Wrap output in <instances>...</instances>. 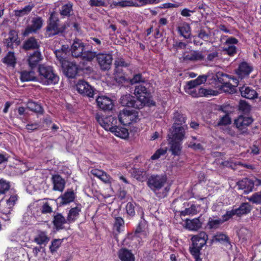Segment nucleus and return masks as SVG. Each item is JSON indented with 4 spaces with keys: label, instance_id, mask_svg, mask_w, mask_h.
I'll return each instance as SVG.
<instances>
[{
    "label": "nucleus",
    "instance_id": "f257e3e1",
    "mask_svg": "<svg viewBox=\"0 0 261 261\" xmlns=\"http://www.w3.org/2000/svg\"><path fill=\"white\" fill-rule=\"evenodd\" d=\"M165 174H152L147 179V185L159 198L167 197L170 190V186L164 187L167 182Z\"/></svg>",
    "mask_w": 261,
    "mask_h": 261
},
{
    "label": "nucleus",
    "instance_id": "f03ea898",
    "mask_svg": "<svg viewBox=\"0 0 261 261\" xmlns=\"http://www.w3.org/2000/svg\"><path fill=\"white\" fill-rule=\"evenodd\" d=\"M208 235L204 231H201L191 239L192 245L189 247V252L195 259V261H202L200 257L201 250L206 245Z\"/></svg>",
    "mask_w": 261,
    "mask_h": 261
},
{
    "label": "nucleus",
    "instance_id": "7ed1b4c3",
    "mask_svg": "<svg viewBox=\"0 0 261 261\" xmlns=\"http://www.w3.org/2000/svg\"><path fill=\"white\" fill-rule=\"evenodd\" d=\"M37 71L40 82L44 85H55L59 82V77L52 66L44 64L39 65Z\"/></svg>",
    "mask_w": 261,
    "mask_h": 261
},
{
    "label": "nucleus",
    "instance_id": "20e7f679",
    "mask_svg": "<svg viewBox=\"0 0 261 261\" xmlns=\"http://www.w3.org/2000/svg\"><path fill=\"white\" fill-rule=\"evenodd\" d=\"M70 50L73 57H80L87 61H92L96 56V52L86 50L84 43L79 39L74 40L71 46Z\"/></svg>",
    "mask_w": 261,
    "mask_h": 261
},
{
    "label": "nucleus",
    "instance_id": "39448f33",
    "mask_svg": "<svg viewBox=\"0 0 261 261\" xmlns=\"http://www.w3.org/2000/svg\"><path fill=\"white\" fill-rule=\"evenodd\" d=\"M60 20L55 12L50 14L47 20L46 31L48 33L49 37L62 34L65 32L67 27L64 23H60Z\"/></svg>",
    "mask_w": 261,
    "mask_h": 261
},
{
    "label": "nucleus",
    "instance_id": "423d86ee",
    "mask_svg": "<svg viewBox=\"0 0 261 261\" xmlns=\"http://www.w3.org/2000/svg\"><path fill=\"white\" fill-rule=\"evenodd\" d=\"M149 233L148 225L147 222L143 219L139 221L136 226L134 232L128 234L127 238L123 241V245H127L125 244L127 240L136 238L139 243L143 242V239L147 238Z\"/></svg>",
    "mask_w": 261,
    "mask_h": 261
},
{
    "label": "nucleus",
    "instance_id": "0eeeda50",
    "mask_svg": "<svg viewBox=\"0 0 261 261\" xmlns=\"http://www.w3.org/2000/svg\"><path fill=\"white\" fill-rule=\"evenodd\" d=\"M149 85L146 82L139 84L135 87L134 94L143 106L145 104H149L151 98V93L149 89Z\"/></svg>",
    "mask_w": 261,
    "mask_h": 261
},
{
    "label": "nucleus",
    "instance_id": "6e6552de",
    "mask_svg": "<svg viewBox=\"0 0 261 261\" xmlns=\"http://www.w3.org/2000/svg\"><path fill=\"white\" fill-rule=\"evenodd\" d=\"M118 117L119 123L124 126L136 123L139 119L138 112L125 109L120 111Z\"/></svg>",
    "mask_w": 261,
    "mask_h": 261
},
{
    "label": "nucleus",
    "instance_id": "1a4fd4ad",
    "mask_svg": "<svg viewBox=\"0 0 261 261\" xmlns=\"http://www.w3.org/2000/svg\"><path fill=\"white\" fill-rule=\"evenodd\" d=\"M253 70L254 67L251 63L243 61L239 63L238 67L234 70V73L242 81L248 79Z\"/></svg>",
    "mask_w": 261,
    "mask_h": 261
},
{
    "label": "nucleus",
    "instance_id": "9d476101",
    "mask_svg": "<svg viewBox=\"0 0 261 261\" xmlns=\"http://www.w3.org/2000/svg\"><path fill=\"white\" fill-rule=\"evenodd\" d=\"M96 119L98 123L106 130H113V128L117 125L118 120L116 118L112 116H97Z\"/></svg>",
    "mask_w": 261,
    "mask_h": 261
},
{
    "label": "nucleus",
    "instance_id": "9b49d317",
    "mask_svg": "<svg viewBox=\"0 0 261 261\" xmlns=\"http://www.w3.org/2000/svg\"><path fill=\"white\" fill-rule=\"evenodd\" d=\"M31 25H28L22 34L23 36L27 37L30 34L35 33L40 30L43 25V20L40 16L33 17L32 20Z\"/></svg>",
    "mask_w": 261,
    "mask_h": 261
},
{
    "label": "nucleus",
    "instance_id": "f8f14e48",
    "mask_svg": "<svg viewBox=\"0 0 261 261\" xmlns=\"http://www.w3.org/2000/svg\"><path fill=\"white\" fill-rule=\"evenodd\" d=\"M78 92L84 96L93 97L94 89L84 80H79L76 85Z\"/></svg>",
    "mask_w": 261,
    "mask_h": 261
},
{
    "label": "nucleus",
    "instance_id": "ddd939ff",
    "mask_svg": "<svg viewBox=\"0 0 261 261\" xmlns=\"http://www.w3.org/2000/svg\"><path fill=\"white\" fill-rule=\"evenodd\" d=\"M96 60L102 70L106 71L110 69L113 57L110 54L99 53L96 54Z\"/></svg>",
    "mask_w": 261,
    "mask_h": 261
},
{
    "label": "nucleus",
    "instance_id": "4468645a",
    "mask_svg": "<svg viewBox=\"0 0 261 261\" xmlns=\"http://www.w3.org/2000/svg\"><path fill=\"white\" fill-rule=\"evenodd\" d=\"M120 102L123 107L134 108L137 109H140L143 107V105L140 103L138 99L130 94L122 96Z\"/></svg>",
    "mask_w": 261,
    "mask_h": 261
},
{
    "label": "nucleus",
    "instance_id": "2eb2a0df",
    "mask_svg": "<svg viewBox=\"0 0 261 261\" xmlns=\"http://www.w3.org/2000/svg\"><path fill=\"white\" fill-rule=\"evenodd\" d=\"M64 74L68 78H74L78 73L79 66L75 62L67 61L61 65Z\"/></svg>",
    "mask_w": 261,
    "mask_h": 261
},
{
    "label": "nucleus",
    "instance_id": "dca6fc26",
    "mask_svg": "<svg viewBox=\"0 0 261 261\" xmlns=\"http://www.w3.org/2000/svg\"><path fill=\"white\" fill-rule=\"evenodd\" d=\"M253 121L251 117L240 116L238 119L234 120V124L242 134L247 133V127Z\"/></svg>",
    "mask_w": 261,
    "mask_h": 261
},
{
    "label": "nucleus",
    "instance_id": "f3484780",
    "mask_svg": "<svg viewBox=\"0 0 261 261\" xmlns=\"http://www.w3.org/2000/svg\"><path fill=\"white\" fill-rule=\"evenodd\" d=\"M9 37L4 40V43L7 48L14 49L15 47L18 46L20 41L18 34L15 30H11L8 34Z\"/></svg>",
    "mask_w": 261,
    "mask_h": 261
},
{
    "label": "nucleus",
    "instance_id": "a211bd4d",
    "mask_svg": "<svg viewBox=\"0 0 261 261\" xmlns=\"http://www.w3.org/2000/svg\"><path fill=\"white\" fill-rule=\"evenodd\" d=\"M186 128L183 126L173 125L171 134L169 135L170 140L182 141L185 138Z\"/></svg>",
    "mask_w": 261,
    "mask_h": 261
},
{
    "label": "nucleus",
    "instance_id": "6ab92c4d",
    "mask_svg": "<svg viewBox=\"0 0 261 261\" xmlns=\"http://www.w3.org/2000/svg\"><path fill=\"white\" fill-rule=\"evenodd\" d=\"M96 101L99 109L103 111L111 110L114 106L112 99L106 96H98Z\"/></svg>",
    "mask_w": 261,
    "mask_h": 261
},
{
    "label": "nucleus",
    "instance_id": "aec40b11",
    "mask_svg": "<svg viewBox=\"0 0 261 261\" xmlns=\"http://www.w3.org/2000/svg\"><path fill=\"white\" fill-rule=\"evenodd\" d=\"M184 61H201L204 57L202 53L198 50H191L185 52L182 56Z\"/></svg>",
    "mask_w": 261,
    "mask_h": 261
},
{
    "label": "nucleus",
    "instance_id": "412c9836",
    "mask_svg": "<svg viewBox=\"0 0 261 261\" xmlns=\"http://www.w3.org/2000/svg\"><path fill=\"white\" fill-rule=\"evenodd\" d=\"M51 180L53 184V190L54 191L62 192L64 190L66 181L60 175H53Z\"/></svg>",
    "mask_w": 261,
    "mask_h": 261
},
{
    "label": "nucleus",
    "instance_id": "4be33fe9",
    "mask_svg": "<svg viewBox=\"0 0 261 261\" xmlns=\"http://www.w3.org/2000/svg\"><path fill=\"white\" fill-rule=\"evenodd\" d=\"M90 173L94 176L97 177L104 183L107 184H111L112 178L105 171L94 168L92 169L90 171Z\"/></svg>",
    "mask_w": 261,
    "mask_h": 261
},
{
    "label": "nucleus",
    "instance_id": "5701e85b",
    "mask_svg": "<svg viewBox=\"0 0 261 261\" xmlns=\"http://www.w3.org/2000/svg\"><path fill=\"white\" fill-rule=\"evenodd\" d=\"M118 256L121 261H135V256L132 250L126 248H122L119 250Z\"/></svg>",
    "mask_w": 261,
    "mask_h": 261
},
{
    "label": "nucleus",
    "instance_id": "b1692460",
    "mask_svg": "<svg viewBox=\"0 0 261 261\" xmlns=\"http://www.w3.org/2000/svg\"><path fill=\"white\" fill-rule=\"evenodd\" d=\"M239 91L241 96L247 99H253L257 96L256 91L248 86L243 85L239 87Z\"/></svg>",
    "mask_w": 261,
    "mask_h": 261
},
{
    "label": "nucleus",
    "instance_id": "393cba45",
    "mask_svg": "<svg viewBox=\"0 0 261 261\" xmlns=\"http://www.w3.org/2000/svg\"><path fill=\"white\" fill-rule=\"evenodd\" d=\"M211 242L212 243L219 242L225 244L226 246L227 245L231 246L229 237L222 232H217L213 236Z\"/></svg>",
    "mask_w": 261,
    "mask_h": 261
},
{
    "label": "nucleus",
    "instance_id": "a878e982",
    "mask_svg": "<svg viewBox=\"0 0 261 261\" xmlns=\"http://www.w3.org/2000/svg\"><path fill=\"white\" fill-rule=\"evenodd\" d=\"M42 56L39 50H35L30 55L28 61L29 66L32 69H34L38 65L39 62L42 60Z\"/></svg>",
    "mask_w": 261,
    "mask_h": 261
},
{
    "label": "nucleus",
    "instance_id": "bb28decb",
    "mask_svg": "<svg viewBox=\"0 0 261 261\" xmlns=\"http://www.w3.org/2000/svg\"><path fill=\"white\" fill-rule=\"evenodd\" d=\"M40 45L34 37H31L27 39L23 43L22 48L25 50L38 49Z\"/></svg>",
    "mask_w": 261,
    "mask_h": 261
},
{
    "label": "nucleus",
    "instance_id": "cd10ccee",
    "mask_svg": "<svg viewBox=\"0 0 261 261\" xmlns=\"http://www.w3.org/2000/svg\"><path fill=\"white\" fill-rule=\"evenodd\" d=\"M252 209V206L248 202H243L241 204L238 208H234L236 216L241 217L250 213Z\"/></svg>",
    "mask_w": 261,
    "mask_h": 261
},
{
    "label": "nucleus",
    "instance_id": "c85d7f7f",
    "mask_svg": "<svg viewBox=\"0 0 261 261\" xmlns=\"http://www.w3.org/2000/svg\"><path fill=\"white\" fill-rule=\"evenodd\" d=\"M67 223H68L67 219H66L62 214L57 213L54 216L53 223L56 230L63 229V225Z\"/></svg>",
    "mask_w": 261,
    "mask_h": 261
},
{
    "label": "nucleus",
    "instance_id": "c756f323",
    "mask_svg": "<svg viewBox=\"0 0 261 261\" xmlns=\"http://www.w3.org/2000/svg\"><path fill=\"white\" fill-rule=\"evenodd\" d=\"M182 141L170 140V151L174 156H179L181 152Z\"/></svg>",
    "mask_w": 261,
    "mask_h": 261
},
{
    "label": "nucleus",
    "instance_id": "7c9ffc66",
    "mask_svg": "<svg viewBox=\"0 0 261 261\" xmlns=\"http://www.w3.org/2000/svg\"><path fill=\"white\" fill-rule=\"evenodd\" d=\"M20 73V79L22 82L37 81L36 73L33 71V69L31 68L30 70H22Z\"/></svg>",
    "mask_w": 261,
    "mask_h": 261
},
{
    "label": "nucleus",
    "instance_id": "2f4dec72",
    "mask_svg": "<svg viewBox=\"0 0 261 261\" xmlns=\"http://www.w3.org/2000/svg\"><path fill=\"white\" fill-rule=\"evenodd\" d=\"M75 198V194L73 190L67 191L59 198L61 199L60 205H64L72 202L74 201Z\"/></svg>",
    "mask_w": 261,
    "mask_h": 261
},
{
    "label": "nucleus",
    "instance_id": "473e14b6",
    "mask_svg": "<svg viewBox=\"0 0 261 261\" xmlns=\"http://www.w3.org/2000/svg\"><path fill=\"white\" fill-rule=\"evenodd\" d=\"M81 211V205L79 204L76 206L71 208L68 214L67 220L68 223L74 222L79 218L80 213Z\"/></svg>",
    "mask_w": 261,
    "mask_h": 261
},
{
    "label": "nucleus",
    "instance_id": "72a5a7b5",
    "mask_svg": "<svg viewBox=\"0 0 261 261\" xmlns=\"http://www.w3.org/2000/svg\"><path fill=\"white\" fill-rule=\"evenodd\" d=\"M240 189H242L246 192H251L254 188L253 180L248 178H243L238 182Z\"/></svg>",
    "mask_w": 261,
    "mask_h": 261
},
{
    "label": "nucleus",
    "instance_id": "f704fd0d",
    "mask_svg": "<svg viewBox=\"0 0 261 261\" xmlns=\"http://www.w3.org/2000/svg\"><path fill=\"white\" fill-rule=\"evenodd\" d=\"M111 6H114V7H120L122 8L127 7H140V5H139L138 2L133 1V0H122L119 2L113 1Z\"/></svg>",
    "mask_w": 261,
    "mask_h": 261
},
{
    "label": "nucleus",
    "instance_id": "c9c22d12",
    "mask_svg": "<svg viewBox=\"0 0 261 261\" xmlns=\"http://www.w3.org/2000/svg\"><path fill=\"white\" fill-rule=\"evenodd\" d=\"M2 62L8 67H15L16 64V58H15L14 53L9 51L2 59Z\"/></svg>",
    "mask_w": 261,
    "mask_h": 261
},
{
    "label": "nucleus",
    "instance_id": "e433bc0d",
    "mask_svg": "<svg viewBox=\"0 0 261 261\" xmlns=\"http://www.w3.org/2000/svg\"><path fill=\"white\" fill-rule=\"evenodd\" d=\"M27 108L31 111L37 114H43L44 110L43 107L38 103L29 100L27 104Z\"/></svg>",
    "mask_w": 261,
    "mask_h": 261
},
{
    "label": "nucleus",
    "instance_id": "4c0bfd02",
    "mask_svg": "<svg viewBox=\"0 0 261 261\" xmlns=\"http://www.w3.org/2000/svg\"><path fill=\"white\" fill-rule=\"evenodd\" d=\"M111 132L113 133L116 136L122 139H126L128 138L129 134L128 129L124 127L117 125Z\"/></svg>",
    "mask_w": 261,
    "mask_h": 261
},
{
    "label": "nucleus",
    "instance_id": "58836bf2",
    "mask_svg": "<svg viewBox=\"0 0 261 261\" xmlns=\"http://www.w3.org/2000/svg\"><path fill=\"white\" fill-rule=\"evenodd\" d=\"M202 226V222L199 218L188 220L186 221V227L190 230H197Z\"/></svg>",
    "mask_w": 261,
    "mask_h": 261
},
{
    "label": "nucleus",
    "instance_id": "ea45409f",
    "mask_svg": "<svg viewBox=\"0 0 261 261\" xmlns=\"http://www.w3.org/2000/svg\"><path fill=\"white\" fill-rule=\"evenodd\" d=\"M177 31L179 34L185 39L190 38L191 29L188 23H184L181 26L177 28Z\"/></svg>",
    "mask_w": 261,
    "mask_h": 261
},
{
    "label": "nucleus",
    "instance_id": "a19ab883",
    "mask_svg": "<svg viewBox=\"0 0 261 261\" xmlns=\"http://www.w3.org/2000/svg\"><path fill=\"white\" fill-rule=\"evenodd\" d=\"M173 119L174 121L173 125L182 126V124L185 123L187 117L180 112L176 111L173 114Z\"/></svg>",
    "mask_w": 261,
    "mask_h": 261
},
{
    "label": "nucleus",
    "instance_id": "79ce46f5",
    "mask_svg": "<svg viewBox=\"0 0 261 261\" xmlns=\"http://www.w3.org/2000/svg\"><path fill=\"white\" fill-rule=\"evenodd\" d=\"M221 219H214L210 217L208 219L205 228L208 229H217L222 225Z\"/></svg>",
    "mask_w": 261,
    "mask_h": 261
},
{
    "label": "nucleus",
    "instance_id": "37998d69",
    "mask_svg": "<svg viewBox=\"0 0 261 261\" xmlns=\"http://www.w3.org/2000/svg\"><path fill=\"white\" fill-rule=\"evenodd\" d=\"M34 7V5H28L25 6L23 8L20 10H14V14L15 16L20 17L23 16L28 15L32 11V9Z\"/></svg>",
    "mask_w": 261,
    "mask_h": 261
},
{
    "label": "nucleus",
    "instance_id": "c03bdc74",
    "mask_svg": "<svg viewBox=\"0 0 261 261\" xmlns=\"http://www.w3.org/2000/svg\"><path fill=\"white\" fill-rule=\"evenodd\" d=\"M49 240V238L47 236L45 231H40L38 236L34 239V241L38 245L47 243Z\"/></svg>",
    "mask_w": 261,
    "mask_h": 261
},
{
    "label": "nucleus",
    "instance_id": "a18cd8bd",
    "mask_svg": "<svg viewBox=\"0 0 261 261\" xmlns=\"http://www.w3.org/2000/svg\"><path fill=\"white\" fill-rule=\"evenodd\" d=\"M63 239H55L52 240L49 247L50 252L52 254H54L57 251L58 249L61 247L62 243L63 242Z\"/></svg>",
    "mask_w": 261,
    "mask_h": 261
},
{
    "label": "nucleus",
    "instance_id": "49530a36",
    "mask_svg": "<svg viewBox=\"0 0 261 261\" xmlns=\"http://www.w3.org/2000/svg\"><path fill=\"white\" fill-rule=\"evenodd\" d=\"M72 7L73 5L70 2L63 5L60 12L61 15L63 17L70 16L71 15L70 13L73 11Z\"/></svg>",
    "mask_w": 261,
    "mask_h": 261
},
{
    "label": "nucleus",
    "instance_id": "de8ad7c7",
    "mask_svg": "<svg viewBox=\"0 0 261 261\" xmlns=\"http://www.w3.org/2000/svg\"><path fill=\"white\" fill-rule=\"evenodd\" d=\"M54 53L56 55L57 60L59 62L61 65L69 61L67 60L68 54L65 52L57 49L54 51Z\"/></svg>",
    "mask_w": 261,
    "mask_h": 261
},
{
    "label": "nucleus",
    "instance_id": "09e8293b",
    "mask_svg": "<svg viewBox=\"0 0 261 261\" xmlns=\"http://www.w3.org/2000/svg\"><path fill=\"white\" fill-rule=\"evenodd\" d=\"M136 206L138 209L141 208V207H140L139 205H137L135 202H128L125 207L127 215L131 217H134L135 215V209Z\"/></svg>",
    "mask_w": 261,
    "mask_h": 261
},
{
    "label": "nucleus",
    "instance_id": "8fccbe9b",
    "mask_svg": "<svg viewBox=\"0 0 261 261\" xmlns=\"http://www.w3.org/2000/svg\"><path fill=\"white\" fill-rule=\"evenodd\" d=\"M124 227V221L122 218L121 217H117L115 218L114 223L113 224V229L117 232H121V228Z\"/></svg>",
    "mask_w": 261,
    "mask_h": 261
},
{
    "label": "nucleus",
    "instance_id": "3c124183",
    "mask_svg": "<svg viewBox=\"0 0 261 261\" xmlns=\"http://www.w3.org/2000/svg\"><path fill=\"white\" fill-rule=\"evenodd\" d=\"M198 205H196L194 204H192L190 207L185 208V210L182 211L180 212L181 216H186L188 215H195L196 214L198 211Z\"/></svg>",
    "mask_w": 261,
    "mask_h": 261
},
{
    "label": "nucleus",
    "instance_id": "603ef678",
    "mask_svg": "<svg viewBox=\"0 0 261 261\" xmlns=\"http://www.w3.org/2000/svg\"><path fill=\"white\" fill-rule=\"evenodd\" d=\"M130 65V62L129 61H125V59L122 58H117L115 61V66L116 67L115 72H117V70H118L119 67H128Z\"/></svg>",
    "mask_w": 261,
    "mask_h": 261
},
{
    "label": "nucleus",
    "instance_id": "864d4df0",
    "mask_svg": "<svg viewBox=\"0 0 261 261\" xmlns=\"http://www.w3.org/2000/svg\"><path fill=\"white\" fill-rule=\"evenodd\" d=\"M187 43L182 42L179 39H174L172 45L173 50L177 51L178 50L184 49L186 48Z\"/></svg>",
    "mask_w": 261,
    "mask_h": 261
},
{
    "label": "nucleus",
    "instance_id": "5fc2aeb1",
    "mask_svg": "<svg viewBox=\"0 0 261 261\" xmlns=\"http://www.w3.org/2000/svg\"><path fill=\"white\" fill-rule=\"evenodd\" d=\"M10 188V182L3 179H0V194H4Z\"/></svg>",
    "mask_w": 261,
    "mask_h": 261
},
{
    "label": "nucleus",
    "instance_id": "6e6d98bb",
    "mask_svg": "<svg viewBox=\"0 0 261 261\" xmlns=\"http://www.w3.org/2000/svg\"><path fill=\"white\" fill-rule=\"evenodd\" d=\"M143 82H145V81L141 73L134 74L133 77L129 80V83L131 85L137 83L143 84Z\"/></svg>",
    "mask_w": 261,
    "mask_h": 261
},
{
    "label": "nucleus",
    "instance_id": "4d7b16f0",
    "mask_svg": "<svg viewBox=\"0 0 261 261\" xmlns=\"http://www.w3.org/2000/svg\"><path fill=\"white\" fill-rule=\"evenodd\" d=\"M167 153V149L162 148H159L155 151L150 157L151 160H155L159 159L161 155H165Z\"/></svg>",
    "mask_w": 261,
    "mask_h": 261
},
{
    "label": "nucleus",
    "instance_id": "13d9d810",
    "mask_svg": "<svg viewBox=\"0 0 261 261\" xmlns=\"http://www.w3.org/2000/svg\"><path fill=\"white\" fill-rule=\"evenodd\" d=\"M231 123V118L228 113L225 114L218 122V125H227Z\"/></svg>",
    "mask_w": 261,
    "mask_h": 261
},
{
    "label": "nucleus",
    "instance_id": "bf43d9fd",
    "mask_svg": "<svg viewBox=\"0 0 261 261\" xmlns=\"http://www.w3.org/2000/svg\"><path fill=\"white\" fill-rule=\"evenodd\" d=\"M236 215L234 209L231 211H227L226 213L222 216V219H221L222 223L223 224L226 221H228L233 216Z\"/></svg>",
    "mask_w": 261,
    "mask_h": 261
},
{
    "label": "nucleus",
    "instance_id": "052dcab7",
    "mask_svg": "<svg viewBox=\"0 0 261 261\" xmlns=\"http://www.w3.org/2000/svg\"><path fill=\"white\" fill-rule=\"evenodd\" d=\"M197 37L204 41H207L210 37V35L203 29H201L198 31Z\"/></svg>",
    "mask_w": 261,
    "mask_h": 261
},
{
    "label": "nucleus",
    "instance_id": "680f3d73",
    "mask_svg": "<svg viewBox=\"0 0 261 261\" xmlns=\"http://www.w3.org/2000/svg\"><path fill=\"white\" fill-rule=\"evenodd\" d=\"M41 212L42 214H50L53 212L51 206L48 202L44 203L41 208Z\"/></svg>",
    "mask_w": 261,
    "mask_h": 261
},
{
    "label": "nucleus",
    "instance_id": "e2e57ef3",
    "mask_svg": "<svg viewBox=\"0 0 261 261\" xmlns=\"http://www.w3.org/2000/svg\"><path fill=\"white\" fill-rule=\"evenodd\" d=\"M18 196L17 194H13L10 196L8 199L7 200L6 202L7 206L9 208L12 207L16 203L17 200Z\"/></svg>",
    "mask_w": 261,
    "mask_h": 261
},
{
    "label": "nucleus",
    "instance_id": "0e129e2a",
    "mask_svg": "<svg viewBox=\"0 0 261 261\" xmlns=\"http://www.w3.org/2000/svg\"><path fill=\"white\" fill-rule=\"evenodd\" d=\"M239 109L243 112H248L250 109V105L244 100H240L239 105Z\"/></svg>",
    "mask_w": 261,
    "mask_h": 261
},
{
    "label": "nucleus",
    "instance_id": "69168bd1",
    "mask_svg": "<svg viewBox=\"0 0 261 261\" xmlns=\"http://www.w3.org/2000/svg\"><path fill=\"white\" fill-rule=\"evenodd\" d=\"M224 50L226 51V54L232 57L237 54V48L234 45H230L228 47L225 48Z\"/></svg>",
    "mask_w": 261,
    "mask_h": 261
},
{
    "label": "nucleus",
    "instance_id": "338daca9",
    "mask_svg": "<svg viewBox=\"0 0 261 261\" xmlns=\"http://www.w3.org/2000/svg\"><path fill=\"white\" fill-rule=\"evenodd\" d=\"M134 175L135 177L138 180H142L144 177V175L145 174L143 170H140V169H135L134 172Z\"/></svg>",
    "mask_w": 261,
    "mask_h": 261
},
{
    "label": "nucleus",
    "instance_id": "774afa93",
    "mask_svg": "<svg viewBox=\"0 0 261 261\" xmlns=\"http://www.w3.org/2000/svg\"><path fill=\"white\" fill-rule=\"evenodd\" d=\"M249 200L254 203L260 204L261 203V195L259 193H255L250 197Z\"/></svg>",
    "mask_w": 261,
    "mask_h": 261
}]
</instances>
